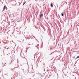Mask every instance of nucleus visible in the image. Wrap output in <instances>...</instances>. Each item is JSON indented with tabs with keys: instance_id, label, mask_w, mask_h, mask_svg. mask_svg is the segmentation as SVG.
Listing matches in <instances>:
<instances>
[{
	"instance_id": "obj_5",
	"label": "nucleus",
	"mask_w": 79,
	"mask_h": 79,
	"mask_svg": "<svg viewBox=\"0 0 79 79\" xmlns=\"http://www.w3.org/2000/svg\"><path fill=\"white\" fill-rule=\"evenodd\" d=\"M79 58V56H78L76 58V59H77V58Z\"/></svg>"
},
{
	"instance_id": "obj_7",
	"label": "nucleus",
	"mask_w": 79,
	"mask_h": 79,
	"mask_svg": "<svg viewBox=\"0 0 79 79\" xmlns=\"http://www.w3.org/2000/svg\"><path fill=\"white\" fill-rule=\"evenodd\" d=\"M74 58H75V57H73Z\"/></svg>"
},
{
	"instance_id": "obj_4",
	"label": "nucleus",
	"mask_w": 79,
	"mask_h": 79,
	"mask_svg": "<svg viewBox=\"0 0 79 79\" xmlns=\"http://www.w3.org/2000/svg\"><path fill=\"white\" fill-rule=\"evenodd\" d=\"M26 3V2L25 1V2L23 4V6L24 5H25V3Z\"/></svg>"
},
{
	"instance_id": "obj_2",
	"label": "nucleus",
	"mask_w": 79,
	"mask_h": 79,
	"mask_svg": "<svg viewBox=\"0 0 79 79\" xmlns=\"http://www.w3.org/2000/svg\"><path fill=\"white\" fill-rule=\"evenodd\" d=\"M51 6L52 8H53V2H52L51 4Z\"/></svg>"
},
{
	"instance_id": "obj_6",
	"label": "nucleus",
	"mask_w": 79,
	"mask_h": 79,
	"mask_svg": "<svg viewBox=\"0 0 79 79\" xmlns=\"http://www.w3.org/2000/svg\"><path fill=\"white\" fill-rule=\"evenodd\" d=\"M63 15H64L63 14V13L62 14V16H63Z\"/></svg>"
},
{
	"instance_id": "obj_3",
	"label": "nucleus",
	"mask_w": 79,
	"mask_h": 79,
	"mask_svg": "<svg viewBox=\"0 0 79 79\" xmlns=\"http://www.w3.org/2000/svg\"><path fill=\"white\" fill-rule=\"evenodd\" d=\"M42 16H44V14H41L40 15V18H42Z\"/></svg>"
},
{
	"instance_id": "obj_1",
	"label": "nucleus",
	"mask_w": 79,
	"mask_h": 79,
	"mask_svg": "<svg viewBox=\"0 0 79 79\" xmlns=\"http://www.w3.org/2000/svg\"><path fill=\"white\" fill-rule=\"evenodd\" d=\"M5 9H6V10H7L8 9V8H7L6 6L5 5L4 7L3 10H5Z\"/></svg>"
}]
</instances>
